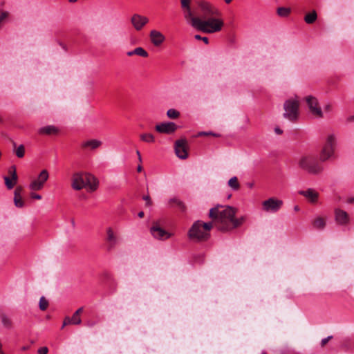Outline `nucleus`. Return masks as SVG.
<instances>
[{
    "label": "nucleus",
    "mask_w": 354,
    "mask_h": 354,
    "mask_svg": "<svg viewBox=\"0 0 354 354\" xmlns=\"http://www.w3.org/2000/svg\"><path fill=\"white\" fill-rule=\"evenodd\" d=\"M236 209L218 205L209 210V216L215 222L217 228L222 232L231 231V226L236 215Z\"/></svg>",
    "instance_id": "nucleus-1"
},
{
    "label": "nucleus",
    "mask_w": 354,
    "mask_h": 354,
    "mask_svg": "<svg viewBox=\"0 0 354 354\" xmlns=\"http://www.w3.org/2000/svg\"><path fill=\"white\" fill-rule=\"evenodd\" d=\"M190 25L198 30L211 34L221 30L224 23L222 19L215 17H209L203 19L196 17L195 19H193V21Z\"/></svg>",
    "instance_id": "nucleus-2"
},
{
    "label": "nucleus",
    "mask_w": 354,
    "mask_h": 354,
    "mask_svg": "<svg viewBox=\"0 0 354 354\" xmlns=\"http://www.w3.org/2000/svg\"><path fill=\"white\" fill-rule=\"evenodd\" d=\"M212 226V222L204 223L201 221H196L189 230V237L197 241H206L210 236V230Z\"/></svg>",
    "instance_id": "nucleus-3"
},
{
    "label": "nucleus",
    "mask_w": 354,
    "mask_h": 354,
    "mask_svg": "<svg viewBox=\"0 0 354 354\" xmlns=\"http://www.w3.org/2000/svg\"><path fill=\"white\" fill-rule=\"evenodd\" d=\"M299 167L308 174L317 175L322 172L323 166L311 156H302L298 162Z\"/></svg>",
    "instance_id": "nucleus-4"
},
{
    "label": "nucleus",
    "mask_w": 354,
    "mask_h": 354,
    "mask_svg": "<svg viewBox=\"0 0 354 354\" xmlns=\"http://www.w3.org/2000/svg\"><path fill=\"white\" fill-rule=\"evenodd\" d=\"M336 146V138L333 134L327 136L326 142L320 152L319 159L325 162L334 156Z\"/></svg>",
    "instance_id": "nucleus-5"
},
{
    "label": "nucleus",
    "mask_w": 354,
    "mask_h": 354,
    "mask_svg": "<svg viewBox=\"0 0 354 354\" xmlns=\"http://www.w3.org/2000/svg\"><path fill=\"white\" fill-rule=\"evenodd\" d=\"M198 11L201 15V19H206L209 17H216L218 15V10L209 2L205 0H198L196 2Z\"/></svg>",
    "instance_id": "nucleus-6"
},
{
    "label": "nucleus",
    "mask_w": 354,
    "mask_h": 354,
    "mask_svg": "<svg viewBox=\"0 0 354 354\" xmlns=\"http://www.w3.org/2000/svg\"><path fill=\"white\" fill-rule=\"evenodd\" d=\"M283 117L290 121H295L298 116L299 102L297 100H288L284 102Z\"/></svg>",
    "instance_id": "nucleus-7"
},
{
    "label": "nucleus",
    "mask_w": 354,
    "mask_h": 354,
    "mask_svg": "<svg viewBox=\"0 0 354 354\" xmlns=\"http://www.w3.org/2000/svg\"><path fill=\"white\" fill-rule=\"evenodd\" d=\"M49 174L46 169L42 170L39 174L37 179H35L31 182L29 185V188L32 191L41 190L44 185V183L48 179Z\"/></svg>",
    "instance_id": "nucleus-8"
},
{
    "label": "nucleus",
    "mask_w": 354,
    "mask_h": 354,
    "mask_svg": "<svg viewBox=\"0 0 354 354\" xmlns=\"http://www.w3.org/2000/svg\"><path fill=\"white\" fill-rule=\"evenodd\" d=\"M283 205L281 200L270 198L262 203L263 209L266 212H277Z\"/></svg>",
    "instance_id": "nucleus-9"
},
{
    "label": "nucleus",
    "mask_w": 354,
    "mask_h": 354,
    "mask_svg": "<svg viewBox=\"0 0 354 354\" xmlns=\"http://www.w3.org/2000/svg\"><path fill=\"white\" fill-rule=\"evenodd\" d=\"M131 24L137 31L141 30L149 21L147 17L135 13L131 17Z\"/></svg>",
    "instance_id": "nucleus-10"
},
{
    "label": "nucleus",
    "mask_w": 354,
    "mask_h": 354,
    "mask_svg": "<svg viewBox=\"0 0 354 354\" xmlns=\"http://www.w3.org/2000/svg\"><path fill=\"white\" fill-rule=\"evenodd\" d=\"M191 2L192 0H180V6L183 12L184 18L190 24L193 21V19L196 17L192 10Z\"/></svg>",
    "instance_id": "nucleus-11"
},
{
    "label": "nucleus",
    "mask_w": 354,
    "mask_h": 354,
    "mask_svg": "<svg viewBox=\"0 0 354 354\" xmlns=\"http://www.w3.org/2000/svg\"><path fill=\"white\" fill-rule=\"evenodd\" d=\"M306 101L312 114L318 118L323 116L322 109L319 106L317 100L315 97L311 95L307 96Z\"/></svg>",
    "instance_id": "nucleus-12"
},
{
    "label": "nucleus",
    "mask_w": 354,
    "mask_h": 354,
    "mask_svg": "<svg viewBox=\"0 0 354 354\" xmlns=\"http://www.w3.org/2000/svg\"><path fill=\"white\" fill-rule=\"evenodd\" d=\"M71 187L75 190H81L86 187L85 173H75L72 177Z\"/></svg>",
    "instance_id": "nucleus-13"
},
{
    "label": "nucleus",
    "mask_w": 354,
    "mask_h": 354,
    "mask_svg": "<svg viewBox=\"0 0 354 354\" xmlns=\"http://www.w3.org/2000/svg\"><path fill=\"white\" fill-rule=\"evenodd\" d=\"M186 145L187 141L185 140H178L175 142V152L176 156L180 159H186L187 158Z\"/></svg>",
    "instance_id": "nucleus-14"
},
{
    "label": "nucleus",
    "mask_w": 354,
    "mask_h": 354,
    "mask_svg": "<svg viewBox=\"0 0 354 354\" xmlns=\"http://www.w3.org/2000/svg\"><path fill=\"white\" fill-rule=\"evenodd\" d=\"M106 241L107 242L108 251L112 250L118 243V238L111 227H109L106 229Z\"/></svg>",
    "instance_id": "nucleus-15"
},
{
    "label": "nucleus",
    "mask_w": 354,
    "mask_h": 354,
    "mask_svg": "<svg viewBox=\"0 0 354 354\" xmlns=\"http://www.w3.org/2000/svg\"><path fill=\"white\" fill-rule=\"evenodd\" d=\"M177 129V126L172 122H162L156 126V130L159 133H171Z\"/></svg>",
    "instance_id": "nucleus-16"
},
{
    "label": "nucleus",
    "mask_w": 354,
    "mask_h": 354,
    "mask_svg": "<svg viewBox=\"0 0 354 354\" xmlns=\"http://www.w3.org/2000/svg\"><path fill=\"white\" fill-rule=\"evenodd\" d=\"M299 194L304 196L310 203H315L319 198V193L312 188L299 191Z\"/></svg>",
    "instance_id": "nucleus-17"
},
{
    "label": "nucleus",
    "mask_w": 354,
    "mask_h": 354,
    "mask_svg": "<svg viewBox=\"0 0 354 354\" xmlns=\"http://www.w3.org/2000/svg\"><path fill=\"white\" fill-rule=\"evenodd\" d=\"M151 232L153 236L158 239H167L171 236L170 233L166 232L158 225L153 226L151 228Z\"/></svg>",
    "instance_id": "nucleus-18"
},
{
    "label": "nucleus",
    "mask_w": 354,
    "mask_h": 354,
    "mask_svg": "<svg viewBox=\"0 0 354 354\" xmlns=\"http://www.w3.org/2000/svg\"><path fill=\"white\" fill-rule=\"evenodd\" d=\"M85 182L86 187H88V191L94 192L97 189L98 186V181L97 178L93 175L85 173Z\"/></svg>",
    "instance_id": "nucleus-19"
},
{
    "label": "nucleus",
    "mask_w": 354,
    "mask_h": 354,
    "mask_svg": "<svg viewBox=\"0 0 354 354\" xmlns=\"http://www.w3.org/2000/svg\"><path fill=\"white\" fill-rule=\"evenodd\" d=\"M150 39L152 44L156 46H160L165 39V36L156 30H152L149 34Z\"/></svg>",
    "instance_id": "nucleus-20"
},
{
    "label": "nucleus",
    "mask_w": 354,
    "mask_h": 354,
    "mask_svg": "<svg viewBox=\"0 0 354 354\" xmlns=\"http://www.w3.org/2000/svg\"><path fill=\"white\" fill-rule=\"evenodd\" d=\"M335 219L336 221L341 225H345L348 223L349 221L348 214L345 211L341 209L335 210Z\"/></svg>",
    "instance_id": "nucleus-21"
},
{
    "label": "nucleus",
    "mask_w": 354,
    "mask_h": 354,
    "mask_svg": "<svg viewBox=\"0 0 354 354\" xmlns=\"http://www.w3.org/2000/svg\"><path fill=\"white\" fill-rule=\"evenodd\" d=\"M22 187H17L14 192V203L17 207L21 208L24 206V202L22 200L21 194L22 192Z\"/></svg>",
    "instance_id": "nucleus-22"
},
{
    "label": "nucleus",
    "mask_w": 354,
    "mask_h": 354,
    "mask_svg": "<svg viewBox=\"0 0 354 354\" xmlns=\"http://www.w3.org/2000/svg\"><path fill=\"white\" fill-rule=\"evenodd\" d=\"M102 141L97 139H91L82 143V147L84 149L89 148L91 150L97 149L102 145Z\"/></svg>",
    "instance_id": "nucleus-23"
},
{
    "label": "nucleus",
    "mask_w": 354,
    "mask_h": 354,
    "mask_svg": "<svg viewBox=\"0 0 354 354\" xmlns=\"http://www.w3.org/2000/svg\"><path fill=\"white\" fill-rule=\"evenodd\" d=\"M58 131V129L53 125H48L43 127L38 130L39 134L52 135L55 134Z\"/></svg>",
    "instance_id": "nucleus-24"
},
{
    "label": "nucleus",
    "mask_w": 354,
    "mask_h": 354,
    "mask_svg": "<svg viewBox=\"0 0 354 354\" xmlns=\"http://www.w3.org/2000/svg\"><path fill=\"white\" fill-rule=\"evenodd\" d=\"M246 220L245 216H241L239 218H235V216H234V219L232 223L231 226V230L241 226Z\"/></svg>",
    "instance_id": "nucleus-25"
},
{
    "label": "nucleus",
    "mask_w": 354,
    "mask_h": 354,
    "mask_svg": "<svg viewBox=\"0 0 354 354\" xmlns=\"http://www.w3.org/2000/svg\"><path fill=\"white\" fill-rule=\"evenodd\" d=\"M313 225L316 229L323 230L326 226V222L323 218L317 217L314 220Z\"/></svg>",
    "instance_id": "nucleus-26"
},
{
    "label": "nucleus",
    "mask_w": 354,
    "mask_h": 354,
    "mask_svg": "<svg viewBox=\"0 0 354 354\" xmlns=\"http://www.w3.org/2000/svg\"><path fill=\"white\" fill-rule=\"evenodd\" d=\"M229 187H230L233 190H238L240 187V184L238 181V178L236 176L232 177L227 183Z\"/></svg>",
    "instance_id": "nucleus-27"
},
{
    "label": "nucleus",
    "mask_w": 354,
    "mask_h": 354,
    "mask_svg": "<svg viewBox=\"0 0 354 354\" xmlns=\"http://www.w3.org/2000/svg\"><path fill=\"white\" fill-rule=\"evenodd\" d=\"M317 12L315 10H313V12L308 13L305 16L304 20H305L306 23H307L308 24H311L315 21V20L317 19Z\"/></svg>",
    "instance_id": "nucleus-28"
},
{
    "label": "nucleus",
    "mask_w": 354,
    "mask_h": 354,
    "mask_svg": "<svg viewBox=\"0 0 354 354\" xmlns=\"http://www.w3.org/2000/svg\"><path fill=\"white\" fill-rule=\"evenodd\" d=\"M83 308H78L73 315L72 319V324H80L81 323V319L80 317V314L82 312Z\"/></svg>",
    "instance_id": "nucleus-29"
},
{
    "label": "nucleus",
    "mask_w": 354,
    "mask_h": 354,
    "mask_svg": "<svg viewBox=\"0 0 354 354\" xmlns=\"http://www.w3.org/2000/svg\"><path fill=\"white\" fill-rule=\"evenodd\" d=\"M290 8L286 7H279L277 8V13L279 16L281 17H286L290 13Z\"/></svg>",
    "instance_id": "nucleus-30"
},
{
    "label": "nucleus",
    "mask_w": 354,
    "mask_h": 354,
    "mask_svg": "<svg viewBox=\"0 0 354 354\" xmlns=\"http://www.w3.org/2000/svg\"><path fill=\"white\" fill-rule=\"evenodd\" d=\"M140 137L141 140L147 143H152L155 141V138L151 133H142Z\"/></svg>",
    "instance_id": "nucleus-31"
},
{
    "label": "nucleus",
    "mask_w": 354,
    "mask_h": 354,
    "mask_svg": "<svg viewBox=\"0 0 354 354\" xmlns=\"http://www.w3.org/2000/svg\"><path fill=\"white\" fill-rule=\"evenodd\" d=\"M170 203L176 204L181 211L185 210V205L183 201L176 197L172 198L169 201Z\"/></svg>",
    "instance_id": "nucleus-32"
},
{
    "label": "nucleus",
    "mask_w": 354,
    "mask_h": 354,
    "mask_svg": "<svg viewBox=\"0 0 354 354\" xmlns=\"http://www.w3.org/2000/svg\"><path fill=\"white\" fill-rule=\"evenodd\" d=\"M39 306L41 310H46L48 306V300L44 297H41L39 299Z\"/></svg>",
    "instance_id": "nucleus-33"
},
{
    "label": "nucleus",
    "mask_w": 354,
    "mask_h": 354,
    "mask_svg": "<svg viewBox=\"0 0 354 354\" xmlns=\"http://www.w3.org/2000/svg\"><path fill=\"white\" fill-rule=\"evenodd\" d=\"M134 53L136 55L142 57H148V53L142 47H137L134 49Z\"/></svg>",
    "instance_id": "nucleus-34"
},
{
    "label": "nucleus",
    "mask_w": 354,
    "mask_h": 354,
    "mask_svg": "<svg viewBox=\"0 0 354 354\" xmlns=\"http://www.w3.org/2000/svg\"><path fill=\"white\" fill-rule=\"evenodd\" d=\"M1 322L3 326L7 328H10L12 326V321L5 315L1 316Z\"/></svg>",
    "instance_id": "nucleus-35"
},
{
    "label": "nucleus",
    "mask_w": 354,
    "mask_h": 354,
    "mask_svg": "<svg viewBox=\"0 0 354 354\" xmlns=\"http://www.w3.org/2000/svg\"><path fill=\"white\" fill-rule=\"evenodd\" d=\"M167 115L171 119H176L180 115V113L174 109H170L167 112Z\"/></svg>",
    "instance_id": "nucleus-36"
},
{
    "label": "nucleus",
    "mask_w": 354,
    "mask_h": 354,
    "mask_svg": "<svg viewBox=\"0 0 354 354\" xmlns=\"http://www.w3.org/2000/svg\"><path fill=\"white\" fill-rule=\"evenodd\" d=\"M25 153V149L23 145H19L16 149V156L18 158H23Z\"/></svg>",
    "instance_id": "nucleus-37"
},
{
    "label": "nucleus",
    "mask_w": 354,
    "mask_h": 354,
    "mask_svg": "<svg viewBox=\"0 0 354 354\" xmlns=\"http://www.w3.org/2000/svg\"><path fill=\"white\" fill-rule=\"evenodd\" d=\"M5 184L8 189H11L14 187L15 183L17 182L14 181L12 182L9 177L5 176L4 177Z\"/></svg>",
    "instance_id": "nucleus-38"
},
{
    "label": "nucleus",
    "mask_w": 354,
    "mask_h": 354,
    "mask_svg": "<svg viewBox=\"0 0 354 354\" xmlns=\"http://www.w3.org/2000/svg\"><path fill=\"white\" fill-rule=\"evenodd\" d=\"M8 171H9L10 174L11 175V177H12V179L13 180V181L17 182V172H16L15 166L13 165V166L10 167Z\"/></svg>",
    "instance_id": "nucleus-39"
},
{
    "label": "nucleus",
    "mask_w": 354,
    "mask_h": 354,
    "mask_svg": "<svg viewBox=\"0 0 354 354\" xmlns=\"http://www.w3.org/2000/svg\"><path fill=\"white\" fill-rule=\"evenodd\" d=\"M8 16V12L6 11L0 12V24L5 20Z\"/></svg>",
    "instance_id": "nucleus-40"
},
{
    "label": "nucleus",
    "mask_w": 354,
    "mask_h": 354,
    "mask_svg": "<svg viewBox=\"0 0 354 354\" xmlns=\"http://www.w3.org/2000/svg\"><path fill=\"white\" fill-rule=\"evenodd\" d=\"M48 352V348L46 346L41 347L38 349V354H47Z\"/></svg>",
    "instance_id": "nucleus-41"
},
{
    "label": "nucleus",
    "mask_w": 354,
    "mask_h": 354,
    "mask_svg": "<svg viewBox=\"0 0 354 354\" xmlns=\"http://www.w3.org/2000/svg\"><path fill=\"white\" fill-rule=\"evenodd\" d=\"M195 39H198V40H203L206 44H208V38L206 37H201V35H196L194 36Z\"/></svg>",
    "instance_id": "nucleus-42"
},
{
    "label": "nucleus",
    "mask_w": 354,
    "mask_h": 354,
    "mask_svg": "<svg viewBox=\"0 0 354 354\" xmlns=\"http://www.w3.org/2000/svg\"><path fill=\"white\" fill-rule=\"evenodd\" d=\"M333 338V336H328L326 338H324L322 339V342H321V346L322 347H324L326 343Z\"/></svg>",
    "instance_id": "nucleus-43"
},
{
    "label": "nucleus",
    "mask_w": 354,
    "mask_h": 354,
    "mask_svg": "<svg viewBox=\"0 0 354 354\" xmlns=\"http://www.w3.org/2000/svg\"><path fill=\"white\" fill-rule=\"evenodd\" d=\"M142 198L146 201V205L149 206L151 205V201L149 195L144 196Z\"/></svg>",
    "instance_id": "nucleus-44"
},
{
    "label": "nucleus",
    "mask_w": 354,
    "mask_h": 354,
    "mask_svg": "<svg viewBox=\"0 0 354 354\" xmlns=\"http://www.w3.org/2000/svg\"><path fill=\"white\" fill-rule=\"evenodd\" d=\"M71 324H72V319L69 318V317H66L64 321L62 328H64L66 325Z\"/></svg>",
    "instance_id": "nucleus-45"
},
{
    "label": "nucleus",
    "mask_w": 354,
    "mask_h": 354,
    "mask_svg": "<svg viewBox=\"0 0 354 354\" xmlns=\"http://www.w3.org/2000/svg\"><path fill=\"white\" fill-rule=\"evenodd\" d=\"M30 197L34 199L40 200L41 199V196L35 193H31Z\"/></svg>",
    "instance_id": "nucleus-46"
},
{
    "label": "nucleus",
    "mask_w": 354,
    "mask_h": 354,
    "mask_svg": "<svg viewBox=\"0 0 354 354\" xmlns=\"http://www.w3.org/2000/svg\"><path fill=\"white\" fill-rule=\"evenodd\" d=\"M274 132L278 135H280L283 133L282 130L279 127H275Z\"/></svg>",
    "instance_id": "nucleus-47"
},
{
    "label": "nucleus",
    "mask_w": 354,
    "mask_h": 354,
    "mask_svg": "<svg viewBox=\"0 0 354 354\" xmlns=\"http://www.w3.org/2000/svg\"><path fill=\"white\" fill-rule=\"evenodd\" d=\"M136 154L138 156V160L139 162L141 163L142 162V157H141L140 153L138 150L136 151Z\"/></svg>",
    "instance_id": "nucleus-48"
},
{
    "label": "nucleus",
    "mask_w": 354,
    "mask_h": 354,
    "mask_svg": "<svg viewBox=\"0 0 354 354\" xmlns=\"http://www.w3.org/2000/svg\"><path fill=\"white\" fill-rule=\"evenodd\" d=\"M200 136H203V135H205V136H207V135H213V133H212L211 132H201L199 133ZM214 136H216L215 134H214Z\"/></svg>",
    "instance_id": "nucleus-49"
},
{
    "label": "nucleus",
    "mask_w": 354,
    "mask_h": 354,
    "mask_svg": "<svg viewBox=\"0 0 354 354\" xmlns=\"http://www.w3.org/2000/svg\"><path fill=\"white\" fill-rule=\"evenodd\" d=\"M127 55L128 56L131 57V56H133V55H136V53H134V50H131V51H128L127 53Z\"/></svg>",
    "instance_id": "nucleus-50"
},
{
    "label": "nucleus",
    "mask_w": 354,
    "mask_h": 354,
    "mask_svg": "<svg viewBox=\"0 0 354 354\" xmlns=\"http://www.w3.org/2000/svg\"><path fill=\"white\" fill-rule=\"evenodd\" d=\"M0 354H6L4 351H3V346L2 344L0 342Z\"/></svg>",
    "instance_id": "nucleus-51"
},
{
    "label": "nucleus",
    "mask_w": 354,
    "mask_h": 354,
    "mask_svg": "<svg viewBox=\"0 0 354 354\" xmlns=\"http://www.w3.org/2000/svg\"><path fill=\"white\" fill-rule=\"evenodd\" d=\"M137 171H138V172H141V171H142V167L140 165H139L137 167Z\"/></svg>",
    "instance_id": "nucleus-52"
},
{
    "label": "nucleus",
    "mask_w": 354,
    "mask_h": 354,
    "mask_svg": "<svg viewBox=\"0 0 354 354\" xmlns=\"http://www.w3.org/2000/svg\"><path fill=\"white\" fill-rule=\"evenodd\" d=\"M330 108H331V106L330 104H328L326 105L325 107H324V109L326 110V111H330Z\"/></svg>",
    "instance_id": "nucleus-53"
},
{
    "label": "nucleus",
    "mask_w": 354,
    "mask_h": 354,
    "mask_svg": "<svg viewBox=\"0 0 354 354\" xmlns=\"http://www.w3.org/2000/svg\"><path fill=\"white\" fill-rule=\"evenodd\" d=\"M94 325V323L93 322H88L87 324H86V326H89V327H91Z\"/></svg>",
    "instance_id": "nucleus-54"
},
{
    "label": "nucleus",
    "mask_w": 354,
    "mask_h": 354,
    "mask_svg": "<svg viewBox=\"0 0 354 354\" xmlns=\"http://www.w3.org/2000/svg\"><path fill=\"white\" fill-rule=\"evenodd\" d=\"M138 215L140 218H142L144 216V212H140Z\"/></svg>",
    "instance_id": "nucleus-55"
},
{
    "label": "nucleus",
    "mask_w": 354,
    "mask_h": 354,
    "mask_svg": "<svg viewBox=\"0 0 354 354\" xmlns=\"http://www.w3.org/2000/svg\"><path fill=\"white\" fill-rule=\"evenodd\" d=\"M354 201V198H349L348 199V202L349 203H353Z\"/></svg>",
    "instance_id": "nucleus-56"
},
{
    "label": "nucleus",
    "mask_w": 354,
    "mask_h": 354,
    "mask_svg": "<svg viewBox=\"0 0 354 354\" xmlns=\"http://www.w3.org/2000/svg\"><path fill=\"white\" fill-rule=\"evenodd\" d=\"M225 1L227 3H230L232 1V0H225Z\"/></svg>",
    "instance_id": "nucleus-57"
},
{
    "label": "nucleus",
    "mask_w": 354,
    "mask_h": 354,
    "mask_svg": "<svg viewBox=\"0 0 354 354\" xmlns=\"http://www.w3.org/2000/svg\"><path fill=\"white\" fill-rule=\"evenodd\" d=\"M77 0H69V2L70 3H75L76 2Z\"/></svg>",
    "instance_id": "nucleus-58"
},
{
    "label": "nucleus",
    "mask_w": 354,
    "mask_h": 354,
    "mask_svg": "<svg viewBox=\"0 0 354 354\" xmlns=\"http://www.w3.org/2000/svg\"><path fill=\"white\" fill-rule=\"evenodd\" d=\"M27 349H28V347H26V346H24V347L22 348V350H23V351H26V350H27Z\"/></svg>",
    "instance_id": "nucleus-59"
},
{
    "label": "nucleus",
    "mask_w": 354,
    "mask_h": 354,
    "mask_svg": "<svg viewBox=\"0 0 354 354\" xmlns=\"http://www.w3.org/2000/svg\"><path fill=\"white\" fill-rule=\"evenodd\" d=\"M252 186H253V184H252V183H250V184H248V187H250V188H251V187H252Z\"/></svg>",
    "instance_id": "nucleus-60"
},
{
    "label": "nucleus",
    "mask_w": 354,
    "mask_h": 354,
    "mask_svg": "<svg viewBox=\"0 0 354 354\" xmlns=\"http://www.w3.org/2000/svg\"><path fill=\"white\" fill-rule=\"evenodd\" d=\"M295 210H296V211L299 210V207L298 206H295Z\"/></svg>",
    "instance_id": "nucleus-61"
},
{
    "label": "nucleus",
    "mask_w": 354,
    "mask_h": 354,
    "mask_svg": "<svg viewBox=\"0 0 354 354\" xmlns=\"http://www.w3.org/2000/svg\"><path fill=\"white\" fill-rule=\"evenodd\" d=\"M263 354H267V353H264Z\"/></svg>",
    "instance_id": "nucleus-62"
}]
</instances>
